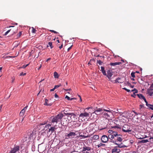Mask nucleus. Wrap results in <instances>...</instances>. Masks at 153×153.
Wrapping results in <instances>:
<instances>
[{
	"label": "nucleus",
	"mask_w": 153,
	"mask_h": 153,
	"mask_svg": "<svg viewBox=\"0 0 153 153\" xmlns=\"http://www.w3.org/2000/svg\"><path fill=\"white\" fill-rule=\"evenodd\" d=\"M63 116V114L59 113L57 115L51 117L50 120L52 123L53 124L55 123L56 124L59 122L60 123Z\"/></svg>",
	"instance_id": "1"
},
{
	"label": "nucleus",
	"mask_w": 153,
	"mask_h": 153,
	"mask_svg": "<svg viewBox=\"0 0 153 153\" xmlns=\"http://www.w3.org/2000/svg\"><path fill=\"white\" fill-rule=\"evenodd\" d=\"M113 140H111V142L115 144H118V142H121L123 140L122 139V136L121 134H119Z\"/></svg>",
	"instance_id": "2"
},
{
	"label": "nucleus",
	"mask_w": 153,
	"mask_h": 153,
	"mask_svg": "<svg viewBox=\"0 0 153 153\" xmlns=\"http://www.w3.org/2000/svg\"><path fill=\"white\" fill-rule=\"evenodd\" d=\"M90 113H88L84 112L81 113L79 115V118L82 120H85L87 119L88 117H90Z\"/></svg>",
	"instance_id": "3"
},
{
	"label": "nucleus",
	"mask_w": 153,
	"mask_h": 153,
	"mask_svg": "<svg viewBox=\"0 0 153 153\" xmlns=\"http://www.w3.org/2000/svg\"><path fill=\"white\" fill-rule=\"evenodd\" d=\"M103 111L102 115L106 118H108L109 117L110 115L111 114L112 112L111 111L109 110H105L103 109Z\"/></svg>",
	"instance_id": "4"
},
{
	"label": "nucleus",
	"mask_w": 153,
	"mask_h": 153,
	"mask_svg": "<svg viewBox=\"0 0 153 153\" xmlns=\"http://www.w3.org/2000/svg\"><path fill=\"white\" fill-rule=\"evenodd\" d=\"M69 122L67 120V118H63L61 120L60 123L62 126H67Z\"/></svg>",
	"instance_id": "5"
},
{
	"label": "nucleus",
	"mask_w": 153,
	"mask_h": 153,
	"mask_svg": "<svg viewBox=\"0 0 153 153\" xmlns=\"http://www.w3.org/2000/svg\"><path fill=\"white\" fill-rule=\"evenodd\" d=\"M101 142L103 143H107L108 140V138L106 135H103L101 138Z\"/></svg>",
	"instance_id": "6"
},
{
	"label": "nucleus",
	"mask_w": 153,
	"mask_h": 153,
	"mask_svg": "<svg viewBox=\"0 0 153 153\" xmlns=\"http://www.w3.org/2000/svg\"><path fill=\"white\" fill-rule=\"evenodd\" d=\"M19 146H14L12 149L9 153H16V152L19 150Z\"/></svg>",
	"instance_id": "7"
},
{
	"label": "nucleus",
	"mask_w": 153,
	"mask_h": 153,
	"mask_svg": "<svg viewBox=\"0 0 153 153\" xmlns=\"http://www.w3.org/2000/svg\"><path fill=\"white\" fill-rule=\"evenodd\" d=\"M76 134L74 132H70L68 134L66 135V137L68 138H73L76 136Z\"/></svg>",
	"instance_id": "8"
},
{
	"label": "nucleus",
	"mask_w": 153,
	"mask_h": 153,
	"mask_svg": "<svg viewBox=\"0 0 153 153\" xmlns=\"http://www.w3.org/2000/svg\"><path fill=\"white\" fill-rule=\"evenodd\" d=\"M120 152V149L117 146L115 147L111 150V153H119Z\"/></svg>",
	"instance_id": "9"
},
{
	"label": "nucleus",
	"mask_w": 153,
	"mask_h": 153,
	"mask_svg": "<svg viewBox=\"0 0 153 153\" xmlns=\"http://www.w3.org/2000/svg\"><path fill=\"white\" fill-rule=\"evenodd\" d=\"M91 148L89 146H87L85 145H84L82 147V152H85L86 150L89 151L91 150Z\"/></svg>",
	"instance_id": "10"
},
{
	"label": "nucleus",
	"mask_w": 153,
	"mask_h": 153,
	"mask_svg": "<svg viewBox=\"0 0 153 153\" xmlns=\"http://www.w3.org/2000/svg\"><path fill=\"white\" fill-rule=\"evenodd\" d=\"M103 110V109H102V108H99L95 110L94 112L97 114H102Z\"/></svg>",
	"instance_id": "11"
},
{
	"label": "nucleus",
	"mask_w": 153,
	"mask_h": 153,
	"mask_svg": "<svg viewBox=\"0 0 153 153\" xmlns=\"http://www.w3.org/2000/svg\"><path fill=\"white\" fill-rule=\"evenodd\" d=\"M107 74L106 76L109 80L111 79V77L112 76L113 74L111 72V70H108L107 71Z\"/></svg>",
	"instance_id": "12"
},
{
	"label": "nucleus",
	"mask_w": 153,
	"mask_h": 153,
	"mask_svg": "<svg viewBox=\"0 0 153 153\" xmlns=\"http://www.w3.org/2000/svg\"><path fill=\"white\" fill-rule=\"evenodd\" d=\"M128 125H124L123 126V128L122 129L123 131L125 132H131L132 131L131 129L130 130L129 129H124V128H126V127H128Z\"/></svg>",
	"instance_id": "13"
},
{
	"label": "nucleus",
	"mask_w": 153,
	"mask_h": 153,
	"mask_svg": "<svg viewBox=\"0 0 153 153\" xmlns=\"http://www.w3.org/2000/svg\"><path fill=\"white\" fill-rule=\"evenodd\" d=\"M48 100L47 99H45V102L44 103V105H45L51 106L52 104V102L48 103Z\"/></svg>",
	"instance_id": "14"
},
{
	"label": "nucleus",
	"mask_w": 153,
	"mask_h": 153,
	"mask_svg": "<svg viewBox=\"0 0 153 153\" xmlns=\"http://www.w3.org/2000/svg\"><path fill=\"white\" fill-rule=\"evenodd\" d=\"M121 64V62H116L114 63H111L110 65L111 66H114L117 65H120Z\"/></svg>",
	"instance_id": "15"
},
{
	"label": "nucleus",
	"mask_w": 153,
	"mask_h": 153,
	"mask_svg": "<svg viewBox=\"0 0 153 153\" xmlns=\"http://www.w3.org/2000/svg\"><path fill=\"white\" fill-rule=\"evenodd\" d=\"M118 145L117 146L119 148H125L127 146L124 145L123 143H121L120 144L118 143V144H116Z\"/></svg>",
	"instance_id": "16"
},
{
	"label": "nucleus",
	"mask_w": 153,
	"mask_h": 153,
	"mask_svg": "<svg viewBox=\"0 0 153 153\" xmlns=\"http://www.w3.org/2000/svg\"><path fill=\"white\" fill-rule=\"evenodd\" d=\"M123 81L121 80V78H118L116 80L115 82H118L119 83H122L123 82Z\"/></svg>",
	"instance_id": "17"
},
{
	"label": "nucleus",
	"mask_w": 153,
	"mask_h": 153,
	"mask_svg": "<svg viewBox=\"0 0 153 153\" xmlns=\"http://www.w3.org/2000/svg\"><path fill=\"white\" fill-rule=\"evenodd\" d=\"M101 71L102 73V74L104 75H106V72L105 70V68L103 66L101 67Z\"/></svg>",
	"instance_id": "18"
},
{
	"label": "nucleus",
	"mask_w": 153,
	"mask_h": 153,
	"mask_svg": "<svg viewBox=\"0 0 153 153\" xmlns=\"http://www.w3.org/2000/svg\"><path fill=\"white\" fill-rule=\"evenodd\" d=\"M56 128L55 127H50V128H49L48 131H51V133H53L54 132L55 130L56 129Z\"/></svg>",
	"instance_id": "19"
},
{
	"label": "nucleus",
	"mask_w": 153,
	"mask_h": 153,
	"mask_svg": "<svg viewBox=\"0 0 153 153\" xmlns=\"http://www.w3.org/2000/svg\"><path fill=\"white\" fill-rule=\"evenodd\" d=\"M71 114L70 116H68V117H70L71 120H72L75 118L76 115L74 113H71Z\"/></svg>",
	"instance_id": "20"
},
{
	"label": "nucleus",
	"mask_w": 153,
	"mask_h": 153,
	"mask_svg": "<svg viewBox=\"0 0 153 153\" xmlns=\"http://www.w3.org/2000/svg\"><path fill=\"white\" fill-rule=\"evenodd\" d=\"M99 136L97 135H94L92 137V139L93 140H97L99 138Z\"/></svg>",
	"instance_id": "21"
},
{
	"label": "nucleus",
	"mask_w": 153,
	"mask_h": 153,
	"mask_svg": "<svg viewBox=\"0 0 153 153\" xmlns=\"http://www.w3.org/2000/svg\"><path fill=\"white\" fill-rule=\"evenodd\" d=\"M108 139L111 140H113V139L114 138V135L112 134H110L108 135Z\"/></svg>",
	"instance_id": "22"
},
{
	"label": "nucleus",
	"mask_w": 153,
	"mask_h": 153,
	"mask_svg": "<svg viewBox=\"0 0 153 153\" xmlns=\"http://www.w3.org/2000/svg\"><path fill=\"white\" fill-rule=\"evenodd\" d=\"M54 76L55 78H59V76L58 73L56 72H54L53 73Z\"/></svg>",
	"instance_id": "23"
},
{
	"label": "nucleus",
	"mask_w": 153,
	"mask_h": 153,
	"mask_svg": "<svg viewBox=\"0 0 153 153\" xmlns=\"http://www.w3.org/2000/svg\"><path fill=\"white\" fill-rule=\"evenodd\" d=\"M24 109H22L20 113V115L21 116H23L25 112Z\"/></svg>",
	"instance_id": "24"
},
{
	"label": "nucleus",
	"mask_w": 153,
	"mask_h": 153,
	"mask_svg": "<svg viewBox=\"0 0 153 153\" xmlns=\"http://www.w3.org/2000/svg\"><path fill=\"white\" fill-rule=\"evenodd\" d=\"M137 96L138 97L141 99H143L145 97L141 94H137Z\"/></svg>",
	"instance_id": "25"
},
{
	"label": "nucleus",
	"mask_w": 153,
	"mask_h": 153,
	"mask_svg": "<svg viewBox=\"0 0 153 153\" xmlns=\"http://www.w3.org/2000/svg\"><path fill=\"white\" fill-rule=\"evenodd\" d=\"M149 142V140H143L140 141L139 142L140 143H146Z\"/></svg>",
	"instance_id": "26"
},
{
	"label": "nucleus",
	"mask_w": 153,
	"mask_h": 153,
	"mask_svg": "<svg viewBox=\"0 0 153 153\" xmlns=\"http://www.w3.org/2000/svg\"><path fill=\"white\" fill-rule=\"evenodd\" d=\"M105 144H103L102 143H100L99 144L96 145V146H97L98 148H99L101 146H105Z\"/></svg>",
	"instance_id": "27"
},
{
	"label": "nucleus",
	"mask_w": 153,
	"mask_h": 153,
	"mask_svg": "<svg viewBox=\"0 0 153 153\" xmlns=\"http://www.w3.org/2000/svg\"><path fill=\"white\" fill-rule=\"evenodd\" d=\"M112 135H114V136L115 137H116L117 136L119 135L117 134V132H115L113 131V133L112 134Z\"/></svg>",
	"instance_id": "28"
},
{
	"label": "nucleus",
	"mask_w": 153,
	"mask_h": 153,
	"mask_svg": "<svg viewBox=\"0 0 153 153\" xmlns=\"http://www.w3.org/2000/svg\"><path fill=\"white\" fill-rule=\"evenodd\" d=\"M50 46L51 47V48H53V46H52V42H49L48 43V46Z\"/></svg>",
	"instance_id": "29"
},
{
	"label": "nucleus",
	"mask_w": 153,
	"mask_h": 153,
	"mask_svg": "<svg viewBox=\"0 0 153 153\" xmlns=\"http://www.w3.org/2000/svg\"><path fill=\"white\" fill-rule=\"evenodd\" d=\"M148 107L150 109L153 110V105L149 104Z\"/></svg>",
	"instance_id": "30"
},
{
	"label": "nucleus",
	"mask_w": 153,
	"mask_h": 153,
	"mask_svg": "<svg viewBox=\"0 0 153 153\" xmlns=\"http://www.w3.org/2000/svg\"><path fill=\"white\" fill-rule=\"evenodd\" d=\"M148 94L150 96H151L153 94V91H152V90H150L148 92Z\"/></svg>",
	"instance_id": "31"
},
{
	"label": "nucleus",
	"mask_w": 153,
	"mask_h": 153,
	"mask_svg": "<svg viewBox=\"0 0 153 153\" xmlns=\"http://www.w3.org/2000/svg\"><path fill=\"white\" fill-rule=\"evenodd\" d=\"M97 63H98L99 65H101L103 63V62L101 61L100 60H97Z\"/></svg>",
	"instance_id": "32"
},
{
	"label": "nucleus",
	"mask_w": 153,
	"mask_h": 153,
	"mask_svg": "<svg viewBox=\"0 0 153 153\" xmlns=\"http://www.w3.org/2000/svg\"><path fill=\"white\" fill-rule=\"evenodd\" d=\"M61 86V84H59V85H55L54 87L55 89H56L58 88L59 87Z\"/></svg>",
	"instance_id": "33"
},
{
	"label": "nucleus",
	"mask_w": 153,
	"mask_h": 153,
	"mask_svg": "<svg viewBox=\"0 0 153 153\" xmlns=\"http://www.w3.org/2000/svg\"><path fill=\"white\" fill-rule=\"evenodd\" d=\"M143 100L145 101V102L146 103V105L148 106V105H149V104H148V102L146 101V99L145 98V97L143 99Z\"/></svg>",
	"instance_id": "34"
},
{
	"label": "nucleus",
	"mask_w": 153,
	"mask_h": 153,
	"mask_svg": "<svg viewBox=\"0 0 153 153\" xmlns=\"http://www.w3.org/2000/svg\"><path fill=\"white\" fill-rule=\"evenodd\" d=\"M22 34V32H20L19 33L17 34V37L19 38V37H20Z\"/></svg>",
	"instance_id": "35"
},
{
	"label": "nucleus",
	"mask_w": 153,
	"mask_h": 153,
	"mask_svg": "<svg viewBox=\"0 0 153 153\" xmlns=\"http://www.w3.org/2000/svg\"><path fill=\"white\" fill-rule=\"evenodd\" d=\"M135 91V92L134 93V94H135L136 93H137V92H138L137 90V89H136L135 88H134V89L132 90L131 91Z\"/></svg>",
	"instance_id": "36"
},
{
	"label": "nucleus",
	"mask_w": 153,
	"mask_h": 153,
	"mask_svg": "<svg viewBox=\"0 0 153 153\" xmlns=\"http://www.w3.org/2000/svg\"><path fill=\"white\" fill-rule=\"evenodd\" d=\"M29 64H27L26 65H23L22 67H21V68H25L26 67H27V66H28L29 65Z\"/></svg>",
	"instance_id": "37"
},
{
	"label": "nucleus",
	"mask_w": 153,
	"mask_h": 153,
	"mask_svg": "<svg viewBox=\"0 0 153 153\" xmlns=\"http://www.w3.org/2000/svg\"><path fill=\"white\" fill-rule=\"evenodd\" d=\"M36 30L35 29H34L33 27H32V32L33 33H36Z\"/></svg>",
	"instance_id": "38"
},
{
	"label": "nucleus",
	"mask_w": 153,
	"mask_h": 153,
	"mask_svg": "<svg viewBox=\"0 0 153 153\" xmlns=\"http://www.w3.org/2000/svg\"><path fill=\"white\" fill-rule=\"evenodd\" d=\"M51 126V125L50 124H48L47 125H46L45 126V128H49V127H50Z\"/></svg>",
	"instance_id": "39"
},
{
	"label": "nucleus",
	"mask_w": 153,
	"mask_h": 153,
	"mask_svg": "<svg viewBox=\"0 0 153 153\" xmlns=\"http://www.w3.org/2000/svg\"><path fill=\"white\" fill-rule=\"evenodd\" d=\"M50 31L51 32H53V33H56V34L58 33V32H56L55 31H54V30H50Z\"/></svg>",
	"instance_id": "40"
},
{
	"label": "nucleus",
	"mask_w": 153,
	"mask_h": 153,
	"mask_svg": "<svg viewBox=\"0 0 153 153\" xmlns=\"http://www.w3.org/2000/svg\"><path fill=\"white\" fill-rule=\"evenodd\" d=\"M65 114L66 115H68V116H70L71 114V113H65Z\"/></svg>",
	"instance_id": "41"
},
{
	"label": "nucleus",
	"mask_w": 153,
	"mask_h": 153,
	"mask_svg": "<svg viewBox=\"0 0 153 153\" xmlns=\"http://www.w3.org/2000/svg\"><path fill=\"white\" fill-rule=\"evenodd\" d=\"M131 76L133 78L135 77V73L134 72H132L131 74Z\"/></svg>",
	"instance_id": "42"
},
{
	"label": "nucleus",
	"mask_w": 153,
	"mask_h": 153,
	"mask_svg": "<svg viewBox=\"0 0 153 153\" xmlns=\"http://www.w3.org/2000/svg\"><path fill=\"white\" fill-rule=\"evenodd\" d=\"M26 75V73H24L23 72H21L20 74V76H25Z\"/></svg>",
	"instance_id": "43"
},
{
	"label": "nucleus",
	"mask_w": 153,
	"mask_h": 153,
	"mask_svg": "<svg viewBox=\"0 0 153 153\" xmlns=\"http://www.w3.org/2000/svg\"><path fill=\"white\" fill-rule=\"evenodd\" d=\"M11 30V29L9 30H8L7 32H5V33L4 34V35L6 36V35Z\"/></svg>",
	"instance_id": "44"
},
{
	"label": "nucleus",
	"mask_w": 153,
	"mask_h": 153,
	"mask_svg": "<svg viewBox=\"0 0 153 153\" xmlns=\"http://www.w3.org/2000/svg\"><path fill=\"white\" fill-rule=\"evenodd\" d=\"M108 132L110 134H112L113 133V131L111 130H109L108 131Z\"/></svg>",
	"instance_id": "45"
},
{
	"label": "nucleus",
	"mask_w": 153,
	"mask_h": 153,
	"mask_svg": "<svg viewBox=\"0 0 153 153\" xmlns=\"http://www.w3.org/2000/svg\"><path fill=\"white\" fill-rule=\"evenodd\" d=\"M94 59H91L90 62L88 63V64H91V62L92 61H94Z\"/></svg>",
	"instance_id": "46"
},
{
	"label": "nucleus",
	"mask_w": 153,
	"mask_h": 153,
	"mask_svg": "<svg viewBox=\"0 0 153 153\" xmlns=\"http://www.w3.org/2000/svg\"><path fill=\"white\" fill-rule=\"evenodd\" d=\"M15 56H7L5 57V58H7L8 57L12 58H14Z\"/></svg>",
	"instance_id": "47"
},
{
	"label": "nucleus",
	"mask_w": 153,
	"mask_h": 153,
	"mask_svg": "<svg viewBox=\"0 0 153 153\" xmlns=\"http://www.w3.org/2000/svg\"><path fill=\"white\" fill-rule=\"evenodd\" d=\"M65 98H67L68 100H70V97L68 96H66Z\"/></svg>",
	"instance_id": "48"
},
{
	"label": "nucleus",
	"mask_w": 153,
	"mask_h": 153,
	"mask_svg": "<svg viewBox=\"0 0 153 153\" xmlns=\"http://www.w3.org/2000/svg\"><path fill=\"white\" fill-rule=\"evenodd\" d=\"M123 89L125 90L126 91H127L128 92H129L130 91V90L127 89L126 88H123Z\"/></svg>",
	"instance_id": "49"
},
{
	"label": "nucleus",
	"mask_w": 153,
	"mask_h": 153,
	"mask_svg": "<svg viewBox=\"0 0 153 153\" xmlns=\"http://www.w3.org/2000/svg\"><path fill=\"white\" fill-rule=\"evenodd\" d=\"M73 45H71L70 47L68 49V51H69L71 49Z\"/></svg>",
	"instance_id": "50"
},
{
	"label": "nucleus",
	"mask_w": 153,
	"mask_h": 153,
	"mask_svg": "<svg viewBox=\"0 0 153 153\" xmlns=\"http://www.w3.org/2000/svg\"><path fill=\"white\" fill-rule=\"evenodd\" d=\"M34 135V133L33 132H32L30 134V137H33V135Z\"/></svg>",
	"instance_id": "51"
},
{
	"label": "nucleus",
	"mask_w": 153,
	"mask_h": 153,
	"mask_svg": "<svg viewBox=\"0 0 153 153\" xmlns=\"http://www.w3.org/2000/svg\"><path fill=\"white\" fill-rule=\"evenodd\" d=\"M55 98H58V96L57 94L56 93L55 94Z\"/></svg>",
	"instance_id": "52"
},
{
	"label": "nucleus",
	"mask_w": 153,
	"mask_h": 153,
	"mask_svg": "<svg viewBox=\"0 0 153 153\" xmlns=\"http://www.w3.org/2000/svg\"><path fill=\"white\" fill-rule=\"evenodd\" d=\"M27 107L28 106H25V107L23 109H24L25 111H26V110L27 109Z\"/></svg>",
	"instance_id": "53"
},
{
	"label": "nucleus",
	"mask_w": 153,
	"mask_h": 153,
	"mask_svg": "<svg viewBox=\"0 0 153 153\" xmlns=\"http://www.w3.org/2000/svg\"><path fill=\"white\" fill-rule=\"evenodd\" d=\"M55 89V88L54 87L53 88V89H51L50 90V91H53Z\"/></svg>",
	"instance_id": "54"
},
{
	"label": "nucleus",
	"mask_w": 153,
	"mask_h": 153,
	"mask_svg": "<svg viewBox=\"0 0 153 153\" xmlns=\"http://www.w3.org/2000/svg\"><path fill=\"white\" fill-rule=\"evenodd\" d=\"M12 80L11 81V82L13 83L14 82L15 79L14 78H13V77H12Z\"/></svg>",
	"instance_id": "55"
},
{
	"label": "nucleus",
	"mask_w": 153,
	"mask_h": 153,
	"mask_svg": "<svg viewBox=\"0 0 153 153\" xmlns=\"http://www.w3.org/2000/svg\"><path fill=\"white\" fill-rule=\"evenodd\" d=\"M63 47V44H62L60 46L59 48V49H61Z\"/></svg>",
	"instance_id": "56"
},
{
	"label": "nucleus",
	"mask_w": 153,
	"mask_h": 153,
	"mask_svg": "<svg viewBox=\"0 0 153 153\" xmlns=\"http://www.w3.org/2000/svg\"><path fill=\"white\" fill-rule=\"evenodd\" d=\"M71 88H70V89H65V91H71Z\"/></svg>",
	"instance_id": "57"
},
{
	"label": "nucleus",
	"mask_w": 153,
	"mask_h": 153,
	"mask_svg": "<svg viewBox=\"0 0 153 153\" xmlns=\"http://www.w3.org/2000/svg\"><path fill=\"white\" fill-rule=\"evenodd\" d=\"M133 112L135 113V114L136 115H137L138 114L135 111H133Z\"/></svg>",
	"instance_id": "58"
},
{
	"label": "nucleus",
	"mask_w": 153,
	"mask_h": 153,
	"mask_svg": "<svg viewBox=\"0 0 153 153\" xmlns=\"http://www.w3.org/2000/svg\"><path fill=\"white\" fill-rule=\"evenodd\" d=\"M51 59V58H48L46 60V62H48V61L50 60Z\"/></svg>",
	"instance_id": "59"
},
{
	"label": "nucleus",
	"mask_w": 153,
	"mask_h": 153,
	"mask_svg": "<svg viewBox=\"0 0 153 153\" xmlns=\"http://www.w3.org/2000/svg\"><path fill=\"white\" fill-rule=\"evenodd\" d=\"M76 99L75 98H70V100H75Z\"/></svg>",
	"instance_id": "60"
},
{
	"label": "nucleus",
	"mask_w": 153,
	"mask_h": 153,
	"mask_svg": "<svg viewBox=\"0 0 153 153\" xmlns=\"http://www.w3.org/2000/svg\"><path fill=\"white\" fill-rule=\"evenodd\" d=\"M41 67H42V65H40V67L39 68H38V70H39L40 69V68H41Z\"/></svg>",
	"instance_id": "61"
},
{
	"label": "nucleus",
	"mask_w": 153,
	"mask_h": 153,
	"mask_svg": "<svg viewBox=\"0 0 153 153\" xmlns=\"http://www.w3.org/2000/svg\"><path fill=\"white\" fill-rule=\"evenodd\" d=\"M67 120H71V119H70V117H68V118H67Z\"/></svg>",
	"instance_id": "62"
},
{
	"label": "nucleus",
	"mask_w": 153,
	"mask_h": 153,
	"mask_svg": "<svg viewBox=\"0 0 153 153\" xmlns=\"http://www.w3.org/2000/svg\"><path fill=\"white\" fill-rule=\"evenodd\" d=\"M131 80H133V81H134L135 80V79H134V78L133 77L132 78H131Z\"/></svg>",
	"instance_id": "63"
},
{
	"label": "nucleus",
	"mask_w": 153,
	"mask_h": 153,
	"mask_svg": "<svg viewBox=\"0 0 153 153\" xmlns=\"http://www.w3.org/2000/svg\"><path fill=\"white\" fill-rule=\"evenodd\" d=\"M151 87L152 88H153V83L152 84V85H151Z\"/></svg>",
	"instance_id": "64"
}]
</instances>
